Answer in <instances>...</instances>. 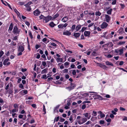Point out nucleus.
Here are the masks:
<instances>
[{
  "label": "nucleus",
  "mask_w": 127,
  "mask_h": 127,
  "mask_svg": "<svg viewBox=\"0 0 127 127\" xmlns=\"http://www.w3.org/2000/svg\"><path fill=\"white\" fill-rule=\"evenodd\" d=\"M99 0H94L95 4H97L99 2Z\"/></svg>",
  "instance_id": "43"
},
{
  "label": "nucleus",
  "mask_w": 127,
  "mask_h": 127,
  "mask_svg": "<svg viewBox=\"0 0 127 127\" xmlns=\"http://www.w3.org/2000/svg\"><path fill=\"white\" fill-rule=\"evenodd\" d=\"M49 25L51 27L53 28L56 25V24H54L53 22H52L49 24Z\"/></svg>",
  "instance_id": "17"
},
{
  "label": "nucleus",
  "mask_w": 127,
  "mask_h": 127,
  "mask_svg": "<svg viewBox=\"0 0 127 127\" xmlns=\"http://www.w3.org/2000/svg\"><path fill=\"white\" fill-rule=\"evenodd\" d=\"M60 106L59 105H57L55 107V108L54 110V111L58 110L57 109L59 108Z\"/></svg>",
  "instance_id": "33"
},
{
  "label": "nucleus",
  "mask_w": 127,
  "mask_h": 127,
  "mask_svg": "<svg viewBox=\"0 0 127 127\" xmlns=\"http://www.w3.org/2000/svg\"><path fill=\"white\" fill-rule=\"evenodd\" d=\"M14 107L15 108L18 109V105L16 103L14 104Z\"/></svg>",
  "instance_id": "34"
},
{
  "label": "nucleus",
  "mask_w": 127,
  "mask_h": 127,
  "mask_svg": "<svg viewBox=\"0 0 127 127\" xmlns=\"http://www.w3.org/2000/svg\"><path fill=\"white\" fill-rule=\"evenodd\" d=\"M92 122L90 121H88L86 123L85 125H88L90 124Z\"/></svg>",
  "instance_id": "61"
},
{
  "label": "nucleus",
  "mask_w": 127,
  "mask_h": 127,
  "mask_svg": "<svg viewBox=\"0 0 127 127\" xmlns=\"http://www.w3.org/2000/svg\"><path fill=\"white\" fill-rule=\"evenodd\" d=\"M125 43V41L119 42V44L121 45Z\"/></svg>",
  "instance_id": "49"
},
{
  "label": "nucleus",
  "mask_w": 127,
  "mask_h": 127,
  "mask_svg": "<svg viewBox=\"0 0 127 127\" xmlns=\"http://www.w3.org/2000/svg\"><path fill=\"white\" fill-rule=\"evenodd\" d=\"M124 63V62L123 61H122L120 62L119 63V65H123Z\"/></svg>",
  "instance_id": "64"
},
{
  "label": "nucleus",
  "mask_w": 127,
  "mask_h": 127,
  "mask_svg": "<svg viewBox=\"0 0 127 127\" xmlns=\"http://www.w3.org/2000/svg\"><path fill=\"white\" fill-rule=\"evenodd\" d=\"M46 63L45 61H43L42 62V65L43 66H45L46 65Z\"/></svg>",
  "instance_id": "35"
},
{
  "label": "nucleus",
  "mask_w": 127,
  "mask_h": 127,
  "mask_svg": "<svg viewBox=\"0 0 127 127\" xmlns=\"http://www.w3.org/2000/svg\"><path fill=\"white\" fill-rule=\"evenodd\" d=\"M98 64V65L99 66L103 69H105L107 67L106 66L103 64Z\"/></svg>",
  "instance_id": "11"
},
{
  "label": "nucleus",
  "mask_w": 127,
  "mask_h": 127,
  "mask_svg": "<svg viewBox=\"0 0 127 127\" xmlns=\"http://www.w3.org/2000/svg\"><path fill=\"white\" fill-rule=\"evenodd\" d=\"M51 45H53V46L56 47L57 45L54 43H51Z\"/></svg>",
  "instance_id": "57"
},
{
  "label": "nucleus",
  "mask_w": 127,
  "mask_h": 127,
  "mask_svg": "<svg viewBox=\"0 0 127 127\" xmlns=\"http://www.w3.org/2000/svg\"><path fill=\"white\" fill-rule=\"evenodd\" d=\"M23 92V93L25 94H27L28 93L27 91L26 90H23L22 91Z\"/></svg>",
  "instance_id": "56"
},
{
  "label": "nucleus",
  "mask_w": 127,
  "mask_h": 127,
  "mask_svg": "<svg viewBox=\"0 0 127 127\" xmlns=\"http://www.w3.org/2000/svg\"><path fill=\"white\" fill-rule=\"evenodd\" d=\"M68 71V69H65L63 70L64 73H66Z\"/></svg>",
  "instance_id": "48"
},
{
  "label": "nucleus",
  "mask_w": 127,
  "mask_h": 127,
  "mask_svg": "<svg viewBox=\"0 0 127 127\" xmlns=\"http://www.w3.org/2000/svg\"><path fill=\"white\" fill-rule=\"evenodd\" d=\"M108 24L105 22H103L101 25V29H104L106 28Z\"/></svg>",
  "instance_id": "7"
},
{
  "label": "nucleus",
  "mask_w": 127,
  "mask_h": 127,
  "mask_svg": "<svg viewBox=\"0 0 127 127\" xmlns=\"http://www.w3.org/2000/svg\"><path fill=\"white\" fill-rule=\"evenodd\" d=\"M69 63L68 62H66L64 64V65L65 66V67H66V68L67 67V66H66L68 65H69Z\"/></svg>",
  "instance_id": "32"
},
{
  "label": "nucleus",
  "mask_w": 127,
  "mask_h": 127,
  "mask_svg": "<svg viewBox=\"0 0 127 127\" xmlns=\"http://www.w3.org/2000/svg\"><path fill=\"white\" fill-rule=\"evenodd\" d=\"M40 47V45H38V44H36L35 46V48L36 49H38Z\"/></svg>",
  "instance_id": "44"
},
{
  "label": "nucleus",
  "mask_w": 127,
  "mask_h": 127,
  "mask_svg": "<svg viewBox=\"0 0 127 127\" xmlns=\"http://www.w3.org/2000/svg\"><path fill=\"white\" fill-rule=\"evenodd\" d=\"M39 17L40 18V19H43V20H45V17L43 15H41L39 16Z\"/></svg>",
  "instance_id": "29"
},
{
  "label": "nucleus",
  "mask_w": 127,
  "mask_h": 127,
  "mask_svg": "<svg viewBox=\"0 0 127 127\" xmlns=\"http://www.w3.org/2000/svg\"><path fill=\"white\" fill-rule=\"evenodd\" d=\"M81 28V25H78L76 27L75 30H76V31H78Z\"/></svg>",
  "instance_id": "20"
},
{
  "label": "nucleus",
  "mask_w": 127,
  "mask_h": 127,
  "mask_svg": "<svg viewBox=\"0 0 127 127\" xmlns=\"http://www.w3.org/2000/svg\"><path fill=\"white\" fill-rule=\"evenodd\" d=\"M9 59H5L3 62V64L4 65H6V63L9 61Z\"/></svg>",
  "instance_id": "23"
},
{
  "label": "nucleus",
  "mask_w": 127,
  "mask_h": 127,
  "mask_svg": "<svg viewBox=\"0 0 127 127\" xmlns=\"http://www.w3.org/2000/svg\"><path fill=\"white\" fill-rule=\"evenodd\" d=\"M83 115H84L86 117H87L88 119H89L90 117H90H88V113H86L84 114Z\"/></svg>",
  "instance_id": "24"
},
{
  "label": "nucleus",
  "mask_w": 127,
  "mask_h": 127,
  "mask_svg": "<svg viewBox=\"0 0 127 127\" xmlns=\"http://www.w3.org/2000/svg\"><path fill=\"white\" fill-rule=\"evenodd\" d=\"M124 49H116L115 50V52L118 53L119 52L120 53L119 54L120 55H122L123 53Z\"/></svg>",
  "instance_id": "5"
},
{
  "label": "nucleus",
  "mask_w": 127,
  "mask_h": 127,
  "mask_svg": "<svg viewBox=\"0 0 127 127\" xmlns=\"http://www.w3.org/2000/svg\"><path fill=\"white\" fill-rule=\"evenodd\" d=\"M116 0H114L112 1V5L115 4L116 3Z\"/></svg>",
  "instance_id": "55"
},
{
  "label": "nucleus",
  "mask_w": 127,
  "mask_h": 127,
  "mask_svg": "<svg viewBox=\"0 0 127 127\" xmlns=\"http://www.w3.org/2000/svg\"><path fill=\"white\" fill-rule=\"evenodd\" d=\"M43 111L44 112V114H45L46 113V109L45 108V107L44 105H43Z\"/></svg>",
  "instance_id": "46"
},
{
  "label": "nucleus",
  "mask_w": 127,
  "mask_h": 127,
  "mask_svg": "<svg viewBox=\"0 0 127 127\" xmlns=\"http://www.w3.org/2000/svg\"><path fill=\"white\" fill-rule=\"evenodd\" d=\"M97 112L94 111L93 112V113L92 114V115L94 116H96L97 115Z\"/></svg>",
  "instance_id": "27"
},
{
  "label": "nucleus",
  "mask_w": 127,
  "mask_h": 127,
  "mask_svg": "<svg viewBox=\"0 0 127 127\" xmlns=\"http://www.w3.org/2000/svg\"><path fill=\"white\" fill-rule=\"evenodd\" d=\"M46 74H44L43 75L42 78L44 79H46L47 78H48V76L46 77Z\"/></svg>",
  "instance_id": "42"
},
{
  "label": "nucleus",
  "mask_w": 127,
  "mask_h": 127,
  "mask_svg": "<svg viewBox=\"0 0 127 127\" xmlns=\"http://www.w3.org/2000/svg\"><path fill=\"white\" fill-rule=\"evenodd\" d=\"M105 19L107 22H109L111 19V18L108 15H105Z\"/></svg>",
  "instance_id": "8"
},
{
  "label": "nucleus",
  "mask_w": 127,
  "mask_h": 127,
  "mask_svg": "<svg viewBox=\"0 0 127 127\" xmlns=\"http://www.w3.org/2000/svg\"><path fill=\"white\" fill-rule=\"evenodd\" d=\"M93 97H94L95 99H96L100 98L101 97L100 95H99L97 94L94 95L93 96Z\"/></svg>",
  "instance_id": "12"
},
{
  "label": "nucleus",
  "mask_w": 127,
  "mask_h": 127,
  "mask_svg": "<svg viewBox=\"0 0 127 127\" xmlns=\"http://www.w3.org/2000/svg\"><path fill=\"white\" fill-rule=\"evenodd\" d=\"M40 13V12L38 10H36L33 12L34 15L36 16H38Z\"/></svg>",
  "instance_id": "10"
},
{
  "label": "nucleus",
  "mask_w": 127,
  "mask_h": 127,
  "mask_svg": "<svg viewBox=\"0 0 127 127\" xmlns=\"http://www.w3.org/2000/svg\"><path fill=\"white\" fill-rule=\"evenodd\" d=\"M72 70V74L73 75H75L76 73V72L75 70Z\"/></svg>",
  "instance_id": "37"
},
{
  "label": "nucleus",
  "mask_w": 127,
  "mask_h": 127,
  "mask_svg": "<svg viewBox=\"0 0 127 127\" xmlns=\"http://www.w3.org/2000/svg\"><path fill=\"white\" fill-rule=\"evenodd\" d=\"M59 119V116H58V117H57L56 119V118H55L54 119V122H55V120L56 122H58V120Z\"/></svg>",
  "instance_id": "36"
},
{
  "label": "nucleus",
  "mask_w": 127,
  "mask_h": 127,
  "mask_svg": "<svg viewBox=\"0 0 127 127\" xmlns=\"http://www.w3.org/2000/svg\"><path fill=\"white\" fill-rule=\"evenodd\" d=\"M75 26H76V25H73L72 26L71 28L72 30H73L75 29Z\"/></svg>",
  "instance_id": "50"
},
{
  "label": "nucleus",
  "mask_w": 127,
  "mask_h": 127,
  "mask_svg": "<svg viewBox=\"0 0 127 127\" xmlns=\"http://www.w3.org/2000/svg\"><path fill=\"white\" fill-rule=\"evenodd\" d=\"M86 107V105L85 104L83 105L82 107V109L83 110H84L85 108Z\"/></svg>",
  "instance_id": "60"
},
{
  "label": "nucleus",
  "mask_w": 127,
  "mask_h": 127,
  "mask_svg": "<svg viewBox=\"0 0 127 127\" xmlns=\"http://www.w3.org/2000/svg\"><path fill=\"white\" fill-rule=\"evenodd\" d=\"M105 123L104 120H101L99 121V123L100 124H104Z\"/></svg>",
  "instance_id": "40"
},
{
  "label": "nucleus",
  "mask_w": 127,
  "mask_h": 127,
  "mask_svg": "<svg viewBox=\"0 0 127 127\" xmlns=\"http://www.w3.org/2000/svg\"><path fill=\"white\" fill-rule=\"evenodd\" d=\"M59 16V14H58L57 13L55 15H54L53 17H52V18L53 20H54L58 17Z\"/></svg>",
  "instance_id": "25"
},
{
  "label": "nucleus",
  "mask_w": 127,
  "mask_h": 127,
  "mask_svg": "<svg viewBox=\"0 0 127 127\" xmlns=\"http://www.w3.org/2000/svg\"><path fill=\"white\" fill-rule=\"evenodd\" d=\"M26 10L27 11H30L31 10V8L30 6H29L27 8Z\"/></svg>",
  "instance_id": "47"
},
{
  "label": "nucleus",
  "mask_w": 127,
  "mask_h": 127,
  "mask_svg": "<svg viewBox=\"0 0 127 127\" xmlns=\"http://www.w3.org/2000/svg\"><path fill=\"white\" fill-rule=\"evenodd\" d=\"M91 32L89 31H85L84 33V35L85 36L90 37Z\"/></svg>",
  "instance_id": "9"
},
{
  "label": "nucleus",
  "mask_w": 127,
  "mask_h": 127,
  "mask_svg": "<svg viewBox=\"0 0 127 127\" xmlns=\"http://www.w3.org/2000/svg\"><path fill=\"white\" fill-rule=\"evenodd\" d=\"M105 116V115L104 113H102L100 115V117L101 118H104Z\"/></svg>",
  "instance_id": "52"
},
{
  "label": "nucleus",
  "mask_w": 127,
  "mask_h": 127,
  "mask_svg": "<svg viewBox=\"0 0 127 127\" xmlns=\"http://www.w3.org/2000/svg\"><path fill=\"white\" fill-rule=\"evenodd\" d=\"M13 91L11 89H9L8 93L9 94H11L12 93H13Z\"/></svg>",
  "instance_id": "51"
},
{
  "label": "nucleus",
  "mask_w": 127,
  "mask_h": 127,
  "mask_svg": "<svg viewBox=\"0 0 127 127\" xmlns=\"http://www.w3.org/2000/svg\"><path fill=\"white\" fill-rule=\"evenodd\" d=\"M69 120L70 121H71V123H72V122H73V120L72 117L71 116V115L70 116V118L69 119Z\"/></svg>",
  "instance_id": "45"
},
{
  "label": "nucleus",
  "mask_w": 127,
  "mask_h": 127,
  "mask_svg": "<svg viewBox=\"0 0 127 127\" xmlns=\"http://www.w3.org/2000/svg\"><path fill=\"white\" fill-rule=\"evenodd\" d=\"M120 110L121 111H125V109L122 107H121L120 108Z\"/></svg>",
  "instance_id": "63"
},
{
  "label": "nucleus",
  "mask_w": 127,
  "mask_h": 127,
  "mask_svg": "<svg viewBox=\"0 0 127 127\" xmlns=\"http://www.w3.org/2000/svg\"><path fill=\"white\" fill-rule=\"evenodd\" d=\"M47 70L48 69L47 68L44 69L43 70H42L41 72V74L46 73L47 72Z\"/></svg>",
  "instance_id": "15"
},
{
  "label": "nucleus",
  "mask_w": 127,
  "mask_h": 127,
  "mask_svg": "<svg viewBox=\"0 0 127 127\" xmlns=\"http://www.w3.org/2000/svg\"><path fill=\"white\" fill-rule=\"evenodd\" d=\"M32 100H29L26 101V103L27 104H30L32 102Z\"/></svg>",
  "instance_id": "31"
},
{
  "label": "nucleus",
  "mask_w": 127,
  "mask_h": 127,
  "mask_svg": "<svg viewBox=\"0 0 127 127\" xmlns=\"http://www.w3.org/2000/svg\"><path fill=\"white\" fill-rule=\"evenodd\" d=\"M4 54V53L2 51H1L0 52V58L2 57Z\"/></svg>",
  "instance_id": "38"
},
{
  "label": "nucleus",
  "mask_w": 127,
  "mask_h": 127,
  "mask_svg": "<svg viewBox=\"0 0 127 127\" xmlns=\"http://www.w3.org/2000/svg\"><path fill=\"white\" fill-rule=\"evenodd\" d=\"M75 85L73 84L72 83H70V86L66 88V89H68L69 91H70L73 89L75 87Z\"/></svg>",
  "instance_id": "4"
},
{
  "label": "nucleus",
  "mask_w": 127,
  "mask_h": 127,
  "mask_svg": "<svg viewBox=\"0 0 127 127\" xmlns=\"http://www.w3.org/2000/svg\"><path fill=\"white\" fill-rule=\"evenodd\" d=\"M60 120L59 121L61 122H63L65 120V119H64L62 117H60Z\"/></svg>",
  "instance_id": "30"
},
{
  "label": "nucleus",
  "mask_w": 127,
  "mask_h": 127,
  "mask_svg": "<svg viewBox=\"0 0 127 127\" xmlns=\"http://www.w3.org/2000/svg\"><path fill=\"white\" fill-rule=\"evenodd\" d=\"M13 46H15L16 45V43L15 42H14L13 41H12L11 42Z\"/></svg>",
  "instance_id": "59"
},
{
  "label": "nucleus",
  "mask_w": 127,
  "mask_h": 127,
  "mask_svg": "<svg viewBox=\"0 0 127 127\" xmlns=\"http://www.w3.org/2000/svg\"><path fill=\"white\" fill-rule=\"evenodd\" d=\"M68 19V18L66 17H64L62 20V21L64 22H66Z\"/></svg>",
  "instance_id": "18"
},
{
  "label": "nucleus",
  "mask_w": 127,
  "mask_h": 127,
  "mask_svg": "<svg viewBox=\"0 0 127 127\" xmlns=\"http://www.w3.org/2000/svg\"><path fill=\"white\" fill-rule=\"evenodd\" d=\"M21 30L18 29V28L16 26H14L13 31V33L14 34H19Z\"/></svg>",
  "instance_id": "2"
},
{
  "label": "nucleus",
  "mask_w": 127,
  "mask_h": 127,
  "mask_svg": "<svg viewBox=\"0 0 127 127\" xmlns=\"http://www.w3.org/2000/svg\"><path fill=\"white\" fill-rule=\"evenodd\" d=\"M112 10H113L111 8L110 9L107 11L106 13L109 15H111V14L112 11Z\"/></svg>",
  "instance_id": "21"
},
{
  "label": "nucleus",
  "mask_w": 127,
  "mask_h": 127,
  "mask_svg": "<svg viewBox=\"0 0 127 127\" xmlns=\"http://www.w3.org/2000/svg\"><path fill=\"white\" fill-rule=\"evenodd\" d=\"M87 119L86 118H83L78 121V123L80 125L83 124L87 121Z\"/></svg>",
  "instance_id": "3"
},
{
  "label": "nucleus",
  "mask_w": 127,
  "mask_h": 127,
  "mask_svg": "<svg viewBox=\"0 0 127 127\" xmlns=\"http://www.w3.org/2000/svg\"><path fill=\"white\" fill-rule=\"evenodd\" d=\"M29 35L30 36L31 38L32 39L33 38V36L31 32H29Z\"/></svg>",
  "instance_id": "54"
},
{
  "label": "nucleus",
  "mask_w": 127,
  "mask_h": 127,
  "mask_svg": "<svg viewBox=\"0 0 127 127\" xmlns=\"http://www.w3.org/2000/svg\"><path fill=\"white\" fill-rule=\"evenodd\" d=\"M33 99V97L32 96H29L28 97H27L26 98V99Z\"/></svg>",
  "instance_id": "39"
},
{
  "label": "nucleus",
  "mask_w": 127,
  "mask_h": 127,
  "mask_svg": "<svg viewBox=\"0 0 127 127\" xmlns=\"http://www.w3.org/2000/svg\"><path fill=\"white\" fill-rule=\"evenodd\" d=\"M18 108H15L12 110L11 112L12 113H14L15 112H17L18 111Z\"/></svg>",
  "instance_id": "28"
},
{
  "label": "nucleus",
  "mask_w": 127,
  "mask_h": 127,
  "mask_svg": "<svg viewBox=\"0 0 127 127\" xmlns=\"http://www.w3.org/2000/svg\"><path fill=\"white\" fill-rule=\"evenodd\" d=\"M80 35V34L79 33H74L73 35L76 38L79 37Z\"/></svg>",
  "instance_id": "19"
},
{
  "label": "nucleus",
  "mask_w": 127,
  "mask_h": 127,
  "mask_svg": "<svg viewBox=\"0 0 127 127\" xmlns=\"http://www.w3.org/2000/svg\"><path fill=\"white\" fill-rule=\"evenodd\" d=\"M87 29V28L83 27L81 30V32H83L84 31H85Z\"/></svg>",
  "instance_id": "41"
},
{
  "label": "nucleus",
  "mask_w": 127,
  "mask_h": 127,
  "mask_svg": "<svg viewBox=\"0 0 127 127\" xmlns=\"http://www.w3.org/2000/svg\"><path fill=\"white\" fill-rule=\"evenodd\" d=\"M19 87L20 88H21L23 89H24V86L22 84H20L19 86Z\"/></svg>",
  "instance_id": "53"
},
{
  "label": "nucleus",
  "mask_w": 127,
  "mask_h": 127,
  "mask_svg": "<svg viewBox=\"0 0 127 127\" xmlns=\"http://www.w3.org/2000/svg\"><path fill=\"white\" fill-rule=\"evenodd\" d=\"M63 34L64 35H69L71 34V33L69 31H67L63 32Z\"/></svg>",
  "instance_id": "13"
},
{
  "label": "nucleus",
  "mask_w": 127,
  "mask_h": 127,
  "mask_svg": "<svg viewBox=\"0 0 127 127\" xmlns=\"http://www.w3.org/2000/svg\"><path fill=\"white\" fill-rule=\"evenodd\" d=\"M108 44H108V45H109L111 47H112L113 46V44L112 42H110Z\"/></svg>",
  "instance_id": "58"
},
{
  "label": "nucleus",
  "mask_w": 127,
  "mask_h": 127,
  "mask_svg": "<svg viewBox=\"0 0 127 127\" xmlns=\"http://www.w3.org/2000/svg\"><path fill=\"white\" fill-rule=\"evenodd\" d=\"M13 24L12 23H11L10 24V26H9L8 30H9L10 31H11L13 29Z\"/></svg>",
  "instance_id": "22"
},
{
  "label": "nucleus",
  "mask_w": 127,
  "mask_h": 127,
  "mask_svg": "<svg viewBox=\"0 0 127 127\" xmlns=\"http://www.w3.org/2000/svg\"><path fill=\"white\" fill-rule=\"evenodd\" d=\"M105 64L107 65H110L112 66H113L114 65L113 64L108 61H106L105 62Z\"/></svg>",
  "instance_id": "14"
},
{
  "label": "nucleus",
  "mask_w": 127,
  "mask_h": 127,
  "mask_svg": "<svg viewBox=\"0 0 127 127\" xmlns=\"http://www.w3.org/2000/svg\"><path fill=\"white\" fill-rule=\"evenodd\" d=\"M53 20L52 18V17L50 16H47L46 17H45V22L47 23L49 21L51 20Z\"/></svg>",
  "instance_id": "6"
},
{
  "label": "nucleus",
  "mask_w": 127,
  "mask_h": 127,
  "mask_svg": "<svg viewBox=\"0 0 127 127\" xmlns=\"http://www.w3.org/2000/svg\"><path fill=\"white\" fill-rule=\"evenodd\" d=\"M32 106L34 108H36V105L35 104H33L32 105Z\"/></svg>",
  "instance_id": "62"
},
{
  "label": "nucleus",
  "mask_w": 127,
  "mask_h": 127,
  "mask_svg": "<svg viewBox=\"0 0 127 127\" xmlns=\"http://www.w3.org/2000/svg\"><path fill=\"white\" fill-rule=\"evenodd\" d=\"M118 31L120 34H122L124 32L123 28L122 27L120 28Z\"/></svg>",
  "instance_id": "16"
},
{
  "label": "nucleus",
  "mask_w": 127,
  "mask_h": 127,
  "mask_svg": "<svg viewBox=\"0 0 127 127\" xmlns=\"http://www.w3.org/2000/svg\"><path fill=\"white\" fill-rule=\"evenodd\" d=\"M101 13L99 11L96 12L95 13V15L96 16H100L101 15Z\"/></svg>",
  "instance_id": "26"
},
{
  "label": "nucleus",
  "mask_w": 127,
  "mask_h": 127,
  "mask_svg": "<svg viewBox=\"0 0 127 127\" xmlns=\"http://www.w3.org/2000/svg\"><path fill=\"white\" fill-rule=\"evenodd\" d=\"M24 45L23 46L20 45L18 46V51L19 52L17 54L18 56H19L22 55V52H23L24 50Z\"/></svg>",
  "instance_id": "1"
}]
</instances>
